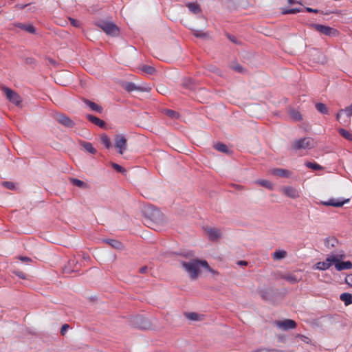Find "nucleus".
Returning a JSON list of instances; mask_svg holds the SVG:
<instances>
[{"instance_id": "1", "label": "nucleus", "mask_w": 352, "mask_h": 352, "mask_svg": "<svg viewBox=\"0 0 352 352\" xmlns=\"http://www.w3.org/2000/svg\"><path fill=\"white\" fill-rule=\"evenodd\" d=\"M182 265L193 279L198 276L200 266L205 267L208 271H212L206 261L194 259L189 262H182Z\"/></svg>"}, {"instance_id": "2", "label": "nucleus", "mask_w": 352, "mask_h": 352, "mask_svg": "<svg viewBox=\"0 0 352 352\" xmlns=\"http://www.w3.org/2000/svg\"><path fill=\"white\" fill-rule=\"evenodd\" d=\"M345 258L344 253L333 254V265L338 271H342L344 270H350L352 268V263L349 261H342V260Z\"/></svg>"}, {"instance_id": "3", "label": "nucleus", "mask_w": 352, "mask_h": 352, "mask_svg": "<svg viewBox=\"0 0 352 352\" xmlns=\"http://www.w3.org/2000/svg\"><path fill=\"white\" fill-rule=\"evenodd\" d=\"M96 25L102 29L107 35L115 36L119 34L118 28L113 22L100 21L96 23Z\"/></svg>"}, {"instance_id": "4", "label": "nucleus", "mask_w": 352, "mask_h": 352, "mask_svg": "<svg viewBox=\"0 0 352 352\" xmlns=\"http://www.w3.org/2000/svg\"><path fill=\"white\" fill-rule=\"evenodd\" d=\"M314 146V141L311 138H304L293 142L292 148L294 150L309 149Z\"/></svg>"}, {"instance_id": "5", "label": "nucleus", "mask_w": 352, "mask_h": 352, "mask_svg": "<svg viewBox=\"0 0 352 352\" xmlns=\"http://www.w3.org/2000/svg\"><path fill=\"white\" fill-rule=\"evenodd\" d=\"M114 146L118 153L122 155L126 150L127 140L122 135H116L114 137Z\"/></svg>"}, {"instance_id": "6", "label": "nucleus", "mask_w": 352, "mask_h": 352, "mask_svg": "<svg viewBox=\"0 0 352 352\" xmlns=\"http://www.w3.org/2000/svg\"><path fill=\"white\" fill-rule=\"evenodd\" d=\"M3 91L5 93L6 98L10 102L19 106L21 102V98L20 96L8 87H3Z\"/></svg>"}, {"instance_id": "7", "label": "nucleus", "mask_w": 352, "mask_h": 352, "mask_svg": "<svg viewBox=\"0 0 352 352\" xmlns=\"http://www.w3.org/2000/svg\"><path fill=\"white\" fill-rule=\"evenodd\" d=\"M333 254H329L324 261H319L316 263L314 269L318 270H326L329 269L333 265Z\"/></svg>"}, {"instance_id": "8", "label": "nucleus", "mask_w": 352, "mask_h": 352, "mask_svg": "<svg viewBox=\"0 0 352 352\" xmlns=\"http://www.w3.org/2000/svg\"><path fill=\"white\" fill-rule=\"evenodd\" d=\"M54 118L57 122L67 128H72L74 126V122L72 121L68 116L63 113H56Z\"/></svg>"}, {"instance_id": "9", "label": "nucleus", "mask_w": 352, "mask_h": 352, "mask_svg": "<svg viewBox=\"0 0 352 352\" xmlns=\"http://www.w3.org/2000/svg\"><path fill=\"white\" fill-rule=\"evenodd\" d=\"M275 325L283 330H289L296 328V322L291 319H285L276 321Z\"/></svg>"}, {"instance_id": "10", "label": "nucleus", "mask_w": 352, "mask_h": 352, "mask_svg": "<svg viewBox=\"0 0 352 352\" xmlns=\"http://www.w3.org/2000/svg\"><path fill=\"white\" fill-rule=\"evenodd\" d=\"M280 190L285 196L292 199H296L300 197L299 191L292 186H283Z\"/></svg>"}, {"instance_id": "11", "label": "nucleus", "mask_w": 352, "mask_h": 352, "mask_svg": "<svg viewBox=\"0 0 352 352\" xmlns=\"http://www.w3.org/2000/svg\"><path fill=\"white\" fill-rule=\"evenodd\" d=\"M269 173L274 176L283 178H288L292 175L291 171L278 168H272L269 170Z\"/></svg>"}, {"instance_id": "12", "label": "nucleus", "mask_w": 352, "mask_h": 352, "mask_svg": "<svg viewBox=\"0 0 352 352\" xmlns=\"http://www.w3.org/2000/svg\"><path fill=\"white\" fill-rule=\"evenodd\" d=\"M314 28L316 31L319 32L320 33H321L322 34L327 35V36L333 34L336 32L333 28H332L331 27L326 26L324 25H320V24H314Z\"/></svg>"}, {"instance_id": "13", "label": "nucleus", "mask_w": 352, "mask_h": 352, "mask_svg": "<svg viewBox=\"0 0 352 352\" xmlns=\"http://www.w3.org/2000/svg\"><path fill=\"white\" fill-rule=\"evenodd\" d=\"M349 200V199L340 200L332 198L327 201H322L321 204L327 206L342 207L344 204L348 203Z\"/></svg>"}, {"instance_id": "14", "label": "nucleus", "mask_w": 352, "mask_h": 352, "mask_svg": "<svg viewBox=\"0 0 352 352\" xmlns=\"http://www.w3.org/2000/svg\"><path fill=\"white\" fill-rule=\"evenodd\" d=\"M83 102L88 106L91 111H96L98 113H102L103 109L101 106L98 104L90 101L87 99H83Z\"/></svg>"}, {"instance_id": "15", "label": "nucleus", "mask_w": 352, "mask_h": 352, "mask_svg": "<svg viewBox=\"0 0 352 352\" xmlns=\"http://www.w3.org/2000/svg\"><path fill=\"white\" fill-rule=\"evenodd\" d=\"M206 231L210 239L212 241L218 239L221 236L220 230L217 228H208Z\"/></svg>"}, {"instance_id": "16", "label": "nucleus", "mask_w": 352, "mask_h": 352, "mask_svg": "<svg viewBox=\"0 0 352 352\" xmlns=\"http://www.w3.org/2000/svg\"><path fill=\"white\" fill-rule=\"evenodd\" d=\"M282 278L292 284L297 283L301 280V278L292 273L283 275Z\"/></svg>"}, {"instance_id": "17", "label": "nucleus", "mask_w": 352, "mask_h": 352, "mask_svg": "<svg viewBox=\"0 0 352 352\" xmlns=\"http://www.w3.org/2000/svg\"><path fill=\"white\" fill-rule=\"evenodd\" d=\"M14 26L19 28L21 30H23L25 32L29 33L34 34L35 32V28L31 24H24L21 23H17L14 24Z\"/></svg>"}, {"instance_id": "18", "label": "nucleus", "mask_w": 352, "mask_h": 352, "mask_svg": "<svg viewBox=\"0 0 352 352\" xmlns=\"http://www.w3.org/2000/svg\"><path fill=\"white\" fill-rule=\"evenodd\" d=\"M87 118L89 121L91 122L94 124H96L101 128H104L105 126L104 121H103L102 120H101L94 116L87 115Z\"/></svg>"}, {"instance_id": "19", "label": "nucleus", "mask_w": 352, "mask_h": 352, "mask_svg": "<svg viewBox=\"0 0 352 352\" xmlns=\"http://www.w3.org/2000/svg\"><path fill=\"white\" fill-rule=\"evenodd\" d=\"M338 244V239L333 236L328 237L324 241V245L329 249L336 247Z\"/></svg>"}, {"instance_id": "20", "label": "nucleus", "mask_w": 352, "mask_h": 352, "mask_svg": "<svg viewBox=\"0 0 352 352\" xmlns=\"http://www.w3.org/2000/svg\"><path fill=\"white\" fill-rule=\"evenodd\" d=\"M340 299L344 302L346 306L352 304V294L350 293H342L340 296Z\"/></svg>"}, {"instance_id": "21", "label": "nucleus", "mask_w": 352, "mask_h": 352, "mask_svg": "<svg viewBox=\"0 0 352 352\" xmlns=\"http://www.w3.org/2000/svg\"><path fill=\"white\" fill-rule=\"evenodd\" d=\"M344 112L346 113L347 117H351L352 116V104L350 106L346 107L344 109H340L336 115V118L338 121L340 120L341 115Z\"/></svg>"}, {"instance_id": "22", "label": "nucleus", "mask_w": 352, "mask_h": 352, "mask_svg": "<svg viewBox=\"0 0 352 352\" xmlns=\"http://www.w3.org/2000/svg\"><path fill=\"white\" fill-rule=\"evenodd\" d=\"M186 6L190 10V11L193 14H199L201 12L200 6L197 3H188L186 4Z\"/></svg>"}, {"instance_id": "23", "label": "nucleus", "mask_w": 352, "mask_h": 352, "mask_svg": "<svg viewBox=\"0 0 352 352\" xmlns=\"http://www.w3.org/2000/svg\"><path fill=\"white\" fill-rule=\"evenodd\" d=\"M256 183L263 187H265V188L269 189V190H272L274 188V184L269 180H266V179L257 180L256 182Z\"/></svg>"}, {"instance_id": "24", "label": "nucleus", "mask_w": 352, "mask_h": 352, "mask_svg": "<svg viewBox=\"0 0 352 352\" xmlns=\"http://www.w3.org/2000/svg\"><path fill=\"white\" fill-rule=\"evenodd\" d=\"M286 256H287L286 251H285L283 250H279L274 252L272 254V258L274 260H280V259L284 258Z\"/></svg>"}, {"instance_id": "25", "label": "nucleus", "mask_w": 352, "mask_h": 352, "mask_svg": "<svg viewBox=\"0 0 352 352\" xmlns=\"http://www.w3.org/2000/svg\"><path fill=\"white\" fill-rule=\"evenodd\" d=\"M81 145L85 148V150L87 151V152H89L91 154L96 153V149L95 148H94L91 143L88 142H82L81 143Z\"/></svg>"}, {"instance_id": "26", "label": "nucleus", "mask_w": 352, "mask_h": 352, "mask_svg": "<svg viewBox=\"0 0 352 352\" xmlns=\"http://www.w3.org/2000/svg\"><path fill=\"white\" fill-rule=\"evenodd\" d=\"M100 142L104 145L107 148H110L111 146V142L109 137L106 134H102L100 136Z\"/></svg>"}, {"instance_id": "27", "label": "nucleus", "mask_w": 352, "mask_h": 352, "mask_svg": "<svg viewBox=\"0 0 352 352\" xmlns=\"http://www.w3.org/2000/svg\"><path fill=\"white\" fill-rule=\"evenodd\" d=\"M71 182L74 185L81 188H87L88 187V185L85 182L78 179L72 178L71 179Z\"/></svg>"}, {"instance_id": "28", "label": "nucleus", "mask_w": 352, "mask_h": 352, "mask_svg": "<svg viewBox=\"0 0 352 352\" xmlns=\"http://www.w3.org/2000/svg\"><path fill=\"white\" fill-rule=\"evenodd\" d=\"M185 315L190 320L197 321L201 320V316L195 312L186 313Z\"/></svg>"}, {"instance_id": "29", "label": "nucleus", "mask_w": 352, "mask_h": 352, "mask_svg": "<svg viewBox=\"0 0 352 352\" xmlns=\"http://www.w3.org/2000/svg\"><path fill=\"white\" fill-rule=\"evenodd\" d=\"M214 148L221 153H226L228 152V148L227 146L222 143H217L214 144Z\"/></svg>"}, {"instance_id": "30", "label": "nucleus", "mask_w": 352, "mask_h": 352, "mask_svg": "<svg viewBox=\"0 0 352 352\" xmlns=\"http://www.w3.org/2000/svg\"><path fill=\"white\" fill-rule=\"evenodd\" d=\"M316 109L322 114L328 113V109L323 103H317L316 104Z\"/></svg>"}, {"instance_id": "31", "label": "nucleus", "mask_w": 352, "mask_h": 352, "mask_svg": "<svg viewBox=\"0 0 352 352\" xmlns=\"http://www.w3.org/2000/svg\"><path fill=\"white\" fill-rule=\"evenodd\" d=\"M339 133L348 140H352V134L348 131L344 129H340L338 130Z\"/></svg>"}, {"instance_id": "32", "label": "nucleus", "mask_w": 352, "mask_h": 352, "mask_svg": "<svg viewBox=\"0 0 352 352\" xmlns=\"http://www.w3.org/2000/svg\"><path fill=\"white\" fill-rule=\"evenodd\" d=\"M124 89L129 91V92H131L133 91H135V90H138V86H136L134 83L133 82H126L124 85Z\"/></svg>"}, {"instance_id": "33", "label": "nucleus", "mask_w": 352, "mask_h": 352, "mask_svg": "<svg viewBox=\"0 0 352 352\" xmlns=\"http://www.w3.org/2000/svg\"><path fill=\"white\" fill-rule=\"evenodd\" d=\"M164 113L167 116H168L171 118H173V119L177 118L179 116L178 113H177L175 111L170 110V109L164 110Z\"/></svg>"}, {"instance_id": "34", "label": "nucleus", "mask_w": 352, "mask_h": 352, "mask_svg": "<svg viewBox=\"0 0 352 352\" xmlns=\"http://www.w3.org/2000/svg\"><path fill=\"white\" fill-rule=\"evenodd\" d=\"M142 69L144 72L148 74H153L155 72V68L153 67L149 66V65L143 66Z\"/></svg>"}, {"instance_id": "35", "label": "nucleus", "mask_w": 352, "mask_h": 352, "mask_svg": "<svg viewBox=\"0 0 352 352\" xmlns=\"http://www.w3.org/2000/svg\"><path fill=\"white\" fill-rule=\"evenodd\" d=\"M306 166L316 170L322 169V167L318 164L309 162L306 163Z\"/></svg>"}, {"instance_id": "36", "label": "nucleus", "mask_w": 352, "mask_h": 352, "mask_svg": "<svg viewBox=\"0 0 352 352\" xmlns=\"http://www.w3.org/2000/svg\"><path fill=\"white\" fill-rule=\"evenodd\" d=\"M138 90L140 91L149 92L151 90V87L148 85H144L142 86H138Z\"/></svg>"}, {"instance_id": "37", "label": "nucleus", "mask_w": 352, "mask_h": 352, "mask_svg": "<svg viewBox=\"0 0 352 352\" xmlns=\"http://www.w3.org/2000/svg\"><path fill=\"white\" fill-rule=\"evenodd\" d=\"M69 21L70 22V24L74 27L79 28L81 25V23L75 19L69 17Z\"/></svg>"}, {"instance_id": "38", "label": "nucleus", "mask_w": 352, "mask_h": 352, "mask_svg": "<svg viewBox=\"0 0 352 352\" xmlns=\"http://www.w3.org/2000/svg\"><path fill=\"white\" fill-rule=\"evenodd\" d=\"M300 12V9L298 8H292V9H286L282 12L284 14H296L297 12Z\"/></svg>"}, {"instance_id": "39", "label": "nucleus", "mask_w": 352, "mask_h": 352, "mask_svg": "<svg viewBox=\"0 0 352 352\" xmlns=\"http://www.w3.org/2000/svg\"><path fill=\"white\" fill-rule=\"evenodd\" d=\"M291 116L296 120H300L302 119L301 114L298 111H291Z\"/></svg>"}, {"instance_id": "40", "label": "nucleus", "mask_w": 352, "mask_h": 352, "mask_svg": "<svg viewBox=\"0 0 352 352\" xmlns=\"http://www.w3.org/2000/svg\"><path fill=\"white\" fill-rule=\"evenodd\" d=\"M296 337L298 338L300 341H302L305 343L309 344L311 342L310 338L307 336L298 334Z\"/></svg>"}, {"instance_id": "41", "label": "nucleus", "mask_w": 352, "mask_h": 352, "mask_svg": "<svg viewBox=\"0 0 352 352\" xmlns=\"http://www.w3.org/2000/svg\"><path fill=\"white\" fill-rule=\"evenodd\" d=\"M112 167L116 170H117L118 172L119 173H124L125 172V169L122 167L121 166H120L119 164H116V163H112Z\"/></svg>"}, {"instance_id": "42", "label": "nucleus", "mask_w": 352, "mask_h": 352, "mask_svg": "<svg viewBox=\"0 0 352 352\" xmlns=\"http://www.w3.org/2000/svg\"><path fill=\"white\" fill-rule=\"evenodd\" d=\"M12 272H13V274L16 275L20 278L26 279V278H27L26 274L24 272H21V271L14 270Z\"/></svg>"}, {"instance_id": "43", "label": "nucleus", "mask_w": 352, "mask_h": 352, "mask_svg": "<svg viewBox=\"0 0 352 352\" xmlns=\"http://www.w3.org/2000/svg\"><path fill=\"white\" fill-rule=\"evenodd\" d=\"M3 185L8 189L13 190L15 188V185L14 183L10 182H5L3 183Z\"/></svg>"}, {"instance_id": "44", "label": "nucleus", "mask_w": 352, "mask_h": 352, "mask_svg": "<svg viewBox=\"0 0 352 352\" xmlns=\"http://www.w3.org/2000/svg\"><path fill=\"white\" fill-rule=\"evenodd\" d=\"M345 282L350 287H352V274H349L345 278Z\"/></svg>"}, {"instance_id": "45", "label": "nucleus", "mask_w": 352, "mask_h": 352, "mask_svg": "<svg viewBox=\"0 0 352 352\" xmlns=\"http://www.w3.org/2000/svg\"><path fill=\"white\" fill-rule=\"evenodd\" d=\"M69 328V324H63L61 327V329H60V333H61V335L64 336L65 334V333L67 332V331L68 330Z\"/></svg>"}, {"instance_id": "46", "label": "nucleus", "mask_w": 352, "mask_h": 352, "mask_svg": "<svg viewBox=\"0 0 352 352\" xmlns=\"http://www.w3.org/2000/svg\"><path fill=\"white\" fill-rule=\"evenodd\" d=\"M109 244L113 246V248H120V243L118 241H116V240H111L110 242H109Z\"/></svg>"}, {"instance_id": "47", "label": "nucleus", "mask_w": 352, "mask_h": 352, "mask_svg": "<svg viewBox=\"0 0 352 352\" xmlns=\"http://www.w3.org/2000/svg\"><path fill=\"white\" fill-rule=\"evenodd\" d=\"M194 35L197 37H202L205 34L202 33L201 31L194 30Z\"/></svg>"}, {"instance_id": "48", "label": "nucleus", "mask_w": 352, "mask_h": 352, "mask_svg": "<svg viewBox=\"0 0 352 352\" xmlns=\"http://www.w3.org/2000/svg\"><path fill=\"white\" fill-rule=\"evenodd\" d=\"M19 259L23 261V262H31L32 261V259L29 257H27V256H20L19 257Z\"/></svg>"}, {"instance_id": "49", "label": "nucleus", "mask_w": 352, "mask_h": 352, "mask_svg": "<svg viewBox=\"0 0 352 352\" xmlns=\"http://www.w3.org/2000/svg\"><path fill=\"white\" fill-rule=\"evenodd\" d=\"M234 69L238 72H243V67L242 66H241L240 65H237L236 66H234Z\"/></svg>"}, {"instance_id": "50", "label": "nucleus", "mask_w": 352, "mask_h": 352, "mask_svg": "<svg viewBox=\"0 0 352 352\" xmlns=\"http://www.w3.org/2000/svg\"><path fill=\"white\" fill-rule=\"evenodd\" d=\"M148 270V267L146 266L142 267L140 269V272L141 273H145Z\"/></svg>"}, {"instance_id": "51", "label": "nucleus", "mask_w": 352, "mask_h": 352, "mask_svg": "<svg viewBox=\"0 0 352 352\" xmlns=\"http://www.w3.org/2000/svg\"><path fill=\"white\" fill-rule=\"evenodd\" d=\"M247 264H248V263L244 261H240L238 262V265H247Z\"/></svg>"}, {"instance_id": "52", "label": "nucleus", "mask_w": 352, "mask_h": 352, "mask_svg": "<svg viewBox=\"0 0 352 352\" xmlns=\"http://www.w3.org/2000/svg\"><path fill=\"white\" fill-rule=\"evenodd\" d=\"M307 10L308 12H318L317 10H314L312 8H308Z\"/></svg>"}, {"instance_id": "53", "label": "nucleus", "mask_w": 352, "mask_h": 352, "mask_svg": "<svg viewBox=\"0 0 352 352\" xmlns=\"http://www.w3.org/2000/svg\"><path fill=\"white\" fill-rule=\"evenodd\" d=\"M160 88L161 89V91L157 90L159 92L163 91V90L165 89V87H161Z\"/></svg>"}, {"instance_id": "54", "label": "nucleus", "mask_w": 352, "mask_h": 352, "mask_svg": "<svg viewBox=\"0 0 352 352\" xmlns=\"http://www.w3.org/2000/svg\"><path fill=\"white\" fill-rule=\"evenodd\" d=\"M288 3H290V4H292V3H294V1L293 0H288Z\"/></svg>"}, {"instance_id": "55", "label": "nucleus", "mask_w": 352, "mask_h": 352, "mask_svg": "<svg viewBox=\"0 0 352 352\" xmlns=\"http://www.w3.org/2000/svg\"><path fill=\"white\" fill-rule=\"evenodd\" d=\"M210 272L213 273V274H217V272L215 270H212V271H210Z\"/></svg>"}]
</instances>
